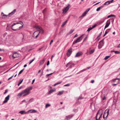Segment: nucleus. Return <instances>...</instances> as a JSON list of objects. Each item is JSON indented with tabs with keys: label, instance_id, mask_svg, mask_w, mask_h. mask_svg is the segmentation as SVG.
<instances>
[{
	"label": "nucleus",
	"instance_id": "nucleus-43",
	"mask_svg": "<svg viewBox=\"0 0 120 120\" xmlns=\"http://www.w3.org/2000/svg\"><path fill=\"white\" fill-rule=\"evenodd\" d=\"M34 60L33 59L32 60H31L29 63V64H30L34 61Z\"/></svg>",
	"mask_w": 120,
	"mask_h": 120
},
{
	"label": "nucleus",
	"instance_id": "nucleus-15",
	"mask_svg": "<svg viewBox=\"0 0 120 120\" xmlns=\"http://www.w3.org/2000/svg\"><path fill=\"white\" fill-rule=\"evenodd\" d=\"M1 15L2 16V18L3 19L5 17H7L8 15H6L4 14L3 12L1 13Z\"/></svg>",
	"mask_w": 120,
	"mask_h": 120
},
{
	"label": "nucleus",
	"instance_id": "nucleus-6",
	"mask_svg": "<svg viewBox=\"0 0 120 120\" xmlns=\"http://www.w3.org/2000/svg\"><path fill=\"white\" fill-rule=\"evenodd\" d=\"M107 109H106L105 111V112L104 113L103 115V118L104 119H106V118L107 116H108V115L109 114V109L107 111V113H105L106 111H107Z\"/></svg>",
	"mask_w": 120,
	"mask_h": 120
},
{
	"label": "nucleus",
	"instance_id": "nucleus-57",
	"mask_svg": "<svg viewBox=\"0 0 120 120\" xmlns=\"http://www.w3.org/2000/svg\"><path fill=\"white\" fill-rule=\"evenodd\" d=\"M86 38H87V37H86V38H85L84 39V40H83V41H85V40H86Z\"/></svg>",
	"mask_w": 120,
	"mask_h": 120
},
{
	"label": "nucleus",
	"instance_id": "nucleus-2",
	"mask_svg": "<svg viewBox=\"0 0 120 120\" xmlns=\"http://www.w3.org/2000/svg\"><path fill=\"white\" fill-rule=\"evenodd\" d=\"M23 25L21 23H15L11 26V27L12 30L14 31H16L22 28L23 27Z\"/></svg>",
	"mask_w": 120,
	"mask_h": 120
},
{
	"label": "nucleus",
	"instance_id": "nucleus-11",
	"mask_svg": "<svg viewBox=\"0 0 120 120\" xmlns=\"http://www.w3.org/2000/svg\"><path fill=\"white\" fill-rule=\"evenodd\" d=\"M110 19L108 20L106 23V24L105 26L104 29L108 27L110 24Z\"/></svg>",
	"mask_w": 120,
	"mask_h": 120
},
{
	"label": "nucleus",
	"instance_id": "nucleus-63",
	"mask_svg": "<svg viewBox=\"0 0 120 120\" xmlns=\"http://www.w3.org/2000/svg\"><path fill=\"white\" fill-rule=\"evenodd\" d=\"M35 81V79H33L32 81V82H33V83H34Z\"/></svg>",
	"mask_w": 120,
	"mask_h": 120
},
{
	"label": "nucleus",
	"instance_id": "nucleus-45",
	"mask_svg": "<svg viewBox=\"0 0 120 120\" xmlns=\"http://www.w3.org/2000/svg\"><path fill=\"white\" fill-rule=\"evenodd\" d=\"M49 61H47V66L48 65H49Z\"/></svg>",
	"mask_w": 120,
	"mask_h": 120
},
{
	"label": "nucleus",
	"instance_id": "nucleus-25",
	"mask_svg": "<svg viewBox=\"0 0 120 120\" xmlns=\"http://www.w3.org/2000/svg\"><path fill=\"white\" fill-rule=\"evenodd\" d=\"M68 21V20H66V21L64 22L63 24L62 25V26H64L66 24V23Z\"/></svg>",
	"mask_w": 120,
	"mask_h": 120
},
{
	"label": "nucleus",
	"instance_id": "nucleus-51",
	"mask_svg": "<svg viewBox=\"0 0 120 120\" xmlns=\"http://www.w3.org/2000/svg\"><path fill=\"white\" fill-rule=\"evenodd\" d=\"M23 81V79H22V80H21L20 81L19 83L20 84H21L22 82Z\"/></svg>",
	"mask_w": 120,
	"mask_h": 120
},
{
	"label": "nucleus",
	"instance_id": "nucleus-19",
	"mask_svg": "<svg viewBox=\"0 0 120 120\" xmlns=\"http://www.w3.org/2000/svg\"><path fill=\"white\" fill-rule=\"evenodd\" d=\"M28 112H30V113H34L37 112V111L34 109H31L29 110Z\"/></svg>",
	"mask_w": 120,
	"mask_h": 120
},
{
	"label": "nucleus",
	"instance_id": "nucleus-54",
	"mask_svg": "<svg viewBox=\"0 0 120 120\" xmlns=\"http://www.w3.org/2000/svg\"><path fill=\"white\" fill-rule=\"evenodd\" d=\"M113 1L112 0H111V1H109V2L110 3V4L111 3H112L113 2Z\"/></svg>",
	"mask_w": 120,
	"mask_h": 120
},
{
	"label": "nucleus",
	"instance_id": "nucleus-46",
	"mask_svg": "<svg viewBox=\"0 0 120 120\" xmlns=\"http://www.w3.org/2000/svg\"><path fill=\"white\" fill-rule=\"evenodd\" d=\"M104 97L102 98V99L103 100H105V96L104 95Z\"/></svg>",
	"mask_w": 120,
	"mask_h": 120
},
{
	"label": "nucleus",
	"instance_id": "nucleus-52",
	"mask_svg": "<svg viewBox=\"0 0 120 120\" xmlns=\"http://www.w3.org/2000/svg\"><path fill=\"white\" fill-rule=\"evenodd\" d=\"M43 48V47H42L41 48H39L38 51H40Z\"/></svg>",
	"mask_w": 120,
	"mask_h": 120
},
{
	"label": "nucleus",
	"instance_id": "nucleus-55",
	"mask_svg": "<svg viewBox=\"0 0 120 120\" xmlns=\"http://www.w3.org/2000/svg\"><path fill=\"white\" fill-rule=\"evenodd\" d=\"M33 49V48H31L30 49H29V51H30V50H32Z\"/></svg>",
	"mask_w": 120,
	"mask_h": 120
},
{
	"label": "nucleus",
	"instance_id": "nucleus-32",
	"mask_svg": "<svg viewBox=\"0 0 120 120\" xmlns=\"http://www.w3.org/2000/svg\"><path fill=\"white\" fill-rule=\"evenodd\" d=\"M115 15H111L108 16V18H109L112 17H115Z\"/></svg>",
	"mask_w": 120,
	"mask_h": 120
},
{
	"label": "nucleus",
	"instance_id": "nucleus-38",
	"mask_svg": "<svg viewBox=\"0 0 120 120\" xmlns=\"http://www.w3.org/2000/svg\"><path fill=\"white\" fill-rule=\"evenodd\" d=\"M110 56H107L105 57V58L104 59L105 60H106L108 59L109 57Z\"/></svg>",
	"mask_w": 120,
	"mask_h": 120
},
{
	"label": "nucleus",
	"instance_id": "nucleus-53",
	"mask_svg": "<svg viewBox=\"0 0 120 120\" xmlns=\"http://www.w3.org/2000/svg\"><path fill=\"white\" fill-rule=\"evenodd\" d=\"M8 92V91L7 90H6L5 91V92H4V94H5L6 93Z\"/></svg>",
	"mask_w": 120,
	"mask_h": 120
},
{
	"label": "nucleus",
	"instance_id": "nucleus-44",
	"mask_svg": "<svg viewBox=\"0 0 120 120\" xmlns=\"http://www.w3.org/2000/svg\"><path fill=\"white\" fill-rule=\"evenodd\" d=\"M34 60L33 59L32 60H31L29 63V64H30L34 61Z\"/></svg>",
	"mask_w": 120,
	"mask_h": 120
},
{
	"label": "nucleus",
	"instance_id": "nucleus-10",
	"mask_svg": "<svg viewBox=\"0 0 120 120\" xmlns=\"http://www.w3.org/2000/svg\"><path fill=\"white\" fill-rule=\"evenodd\" d=\"M19 56L18 54L16 52H14L12 55V57L13 59L18 57Z\"/></svg>",
	"mask_w": 120,
	"mask_h": 120
},
{
	"label": "nucleus",
	"instance_id": "nucleus-27",
	"mask_svg": "<svg viewBox=\"0 0 120 120\" xmlns=\"http://www.w3.org/2000/svg\"><path fill=\"white\" fill-rule=\"evenodd\" d=\"M110 4V3L109 2V1H107L104 4V5H108V4Z\"/></svg>",
	"mask_w": 120,
	"mask_h": 120
},
{
	"label": "nucleus",
	"instance_id": "nucleus-48",
	"mask_svg": "<svg viewBox=\"0 0 120 120\" xmlns=\"http://www.w3.org/2000/svg\"><path fill=\"white\" fill-rule=\"evenodd\" d=\"M78 36V35L77 34H75V36H74V38H75V37H77Z\"/></svg>",
	"mask_w": 120,
	"mask_h": 120
},
{
	"label": "nucleus",
	"instance_id": "nucleus-21",
	"mask_svg": "<svg viewBox=\"0 0 120 120\" xmlns=\"http://www.w3.org/2000/svg\"><path fill=\"white\" fill-rule=\"evenodd\" d=\"M16 9H14L12 11L11 13H10L9 14V15H12L13 14H14L15 12L16 11Z\"/></svg>",
	"mask_w": 120,
	"mask_h": 120
},
{
	"label": "nucleus",
	"instance_id": "nucleus-30",
	"mask_svg": "<svg viewBox=\"0 0 120 120\" xmlns=\"http://www.w3.org/2000/svg\"><path fill=\"white\" fill-rule=\"evenodd\" d=\"M87 13V12H86V11L83 14H82L81 16L83 17L86 15V14Z\"/></svg>",
	"mask_w": 120,
	"mask_h": 120
},
{
	"label": "nucleus",
	"instance_id": "nucleus-1",
	"mask_svg": "<svg viewBox=\"0 0 120 120\" xmlns=\"http://www.w3.org/2000/svg\"><path fill=\"white\" fill-rule=\"evenodd\" d=\"M34 27L38 30L35 31L34 33L33 36L34 37L37 38L38 37L40 32H41L42 33H43L44 31L41 27L38 26H35Z\"/></svg>",
	"mask_w": 120,
	"mask_h": 120
},
{
	"label": "nucleus",
	"instance_id": "nucleus-59",
	"mask_svg": "<svg viewBox=\"0 0 120 120\" xmlns=\"http://www.w3.org/2000/svg\"><path fill=\"white\" fill-rule=\"evenodd\" d=\"M53 57V55H52L51 56V60H52V58Z\"/></svg>",
	"mask_w": 120,
	"mask_h": 120
},
{
	"label": "nucleus",
	"instance_id": "nucleus-62",
	"mask_svg": "<svg viewBox=\"0 0 120 120\" xmlns=\"http://www.w3.org/2000/svg\"><path fill=\"white\" fill-rule=\"evenodd\" d=\"M100 36H101V35L100 34H99V35L98 36L97 38H98V37H100Z\"/></svg>",
	"mask_w": 120,
	"mask_h": 120
},
{
	"label": "nucleus",
	"instance_id": "nucleus-49",
	"mask_svg": "<svg viewBox=\"0 0 120 120\" xmlns=\"http://www.w3.org/2000/svg\"><path fill=\"white\" fill-rule=\"evenodd\" d=\"M13 75L11 77H10L8 79V80H9L10 79H11L13 77Z\"/></svg>",
	"mask_w": 120,
	"mask_h": 120
},
{
	"label": "nucleus",
	"instance_id": "nucleus-40",
	"mask_svg": "<svg viewBox=\"0 0 120 120\" xmlns=\"http://www.w3.org/2000/svg\"><path fill=\"white\" fill-rule=\"evenodd\" d=\"M97 26V25L96 24H95L93 26H92V29H93L94 28V27H96V26Z\"/></svg>",
	"mask_w": 120,
	"mask_h": 120
},
{
	"label": "nucleus",
	"instance_id": "nucleus-28",
	"mask_svg": "<svg viewBox=\"0 0 120 120\" xmlns=\"http://www.w3.org/2000/svg\"><path fill=\"white\" fill-rule=\"evenodd\" d=\"M62 82V81H61V82H57V83H56V84H55L54 85V86H56V85H57L60 84H61Z\"/></svg>",
	"mask_w": 120,
	"mask_h": 120
},
{
	"label": "nucleus",
	"instance_id": "nucleus-58",
	"mask_svg": "<svg viewBox=\"0 0 120 120\" xmlns=\"http://www.w3.org/2000/svg\"><path fill=\"white\" fill-rule=\"evenodd\" d=\"M101 2H98V3H96L95 4V5H97L99 3Z\"/></svg>",
	"mask_w": 120,
	"mask_h": 120
},
{
	"label": "nucleus",
	"instance_id": "nucleus-16",
	"mask_svg": "<svg viewBox=\"0 0 120 120\" xmlns=\"http://www.w3.org/2000/svg\"><path fill=\"white\" fill-rule=\"evenodd\" d=\"M82 53L81 52H79L77 53L75 56V57H78L79 56H80L82 55Z\"/></svg>",
	"mask_w": 120,
	"mask_h": 120
},
{
	"label": "nucleus",
	"instance_id": "nucleus-14",
	"mask_svg": "<svg viewBox=\"0 0 120 120\" xmlns=\"http://www.w3.org/2000/svg\"><path fill=\"white\" fill-rule=\"evenodd\" d=\"M74 65V64L72 63H69L67 64L66 65V67H71L72 66H73Z\"/></svg>",
	"mask_w": 120,
	"mask_h": 120
},
{
	"label": "nucleus",
	"instance_id": "nucleus-61",
	"mask_svg": "<svg viewBox=\"0 0 120 120\" xmlns=\"http://www.w3.org/2000/svg\"><path fill=\"white\" fill-rule=\"evenodd\" d=\"M27 66V65H26V64H25V65H24V67H26Z\"/></svg>",
	"mask_w": 120,
	"mask_h": 120
},
{
	"label": "nucleus",
	"instance_id": "nucleus-4",
	"mask_svg": "<svg viewBox=\"0 0 120 120\" xmlns=\"http://www.w3.org/2000/svg\"><path fill=\"white\" fill-rule=\"evenodd\" d=\"M103 114V111L102 109H100L98 112L96 116V120H99Z\"/></svg>",
	"mask_w": 120,
	"mask_h": 120
},
{
	"label": "nucleus",
	"instance_id": "nucleus-8",
	"mask_svg": "<svg viewBox=\"0 0 120 120\" xmlns=\"http://www.w3.org/2000/svg\"><path fill=\"white\" fill-rule=\"evenodd\" d=\"M103 40H104L103 39L99 42L98 45V48L99 49H101L103 46L104 44Z\"/></svg>",
	"mask_w": 120,
	"mask_h": 120
},
{
	"label": "nucleus",
	"instance_id": "nucleus-22",
	"mask_svg": "<svg viewBox=\"0 0 120 120\" xmlns=\"http://www.w3.org/2000/svg\"><path fill=\"white\" fill-rule=\"evenodd\" d=\"M72 117V116L71 115H70L69 116H68L67 117V120H69Z\"/></svg>",
	"mask_w": 120,
	"mask_h": 120
},
{
	"label": "nucleus",
	"instance_id": "nucleus-18",
	"mask_svg": "<svg viewBox=\"0 0 120 120\" xmlns=\"http://www.w3.org/2000/svg\"><path fill=\"white\" fill-rule=\"evenodd\" d=\"M32 88V86H31L28 87V88L26 89L28 92H29L30 93V91L31 90Z\"/></svg>",
	"mask_w": 120,
	"mask_h": 120
},
{
	"label": "nucleus",
	"instance_id": "nucleus-12",
	"mask_svg": "<svg viewBox=\"0 0 120 120\" xmlns=\"http://www.w3.org/2000/svg\"><path fill=\"white\" fill-rule=\"evenodd\" d=\"M69 6H68L67 7H66L63 10V14L65 13L69 9Z\"/></svg>",
	"mask_w": 120,
	"mask_h": 120
},
{
	"label": "nucleus",
	"instance_id": "nucleus-33",
	"mask_svg": "<svg viewBox=\"0 0 120 120\" xmlns=\"http://www.w3.org/2000/svg\"><path fill=\"white\" fill-rule=\"evenodd\" d=\"M110 29H107L106 30V31L105 32V33L106 34L107 33H108L109 32V30H110Z\"/></svg>",
	"mask_w": 120,
	"mask_h": 120
},
{
	"label": "nucleus",
	"instance_id": "nucleus-17",
	"mask_svg": "<svg viewBox=\"0 0 120 120\" xmlns=\"http://www.w3.org/2000/svg\"><path fill=\"white\" fill-rule=\"evenodd\" d=\"M19 113L21 114H27V113L24 110L21 111L19 112Z\"/></svg>",
	"mask_w": 120,
	"mask_h": 120
},
{
	"label": "nucleus",
	"instance_id": "nucleus-35",
	"mask_svg": "<svg viewBox=\"0 0 120 120\" xmlns=\"http://www.w3.org/2000/svg\"><path fill=\"white\" fill-rule=\"evenodd\" d=\"M50 106V105L49 104H46L45 106V107L46 108H47L49 106Z\"/></svg>",
	"mask_w": 120,
	"mask_h": 120
},
{
	"label": "nucleus",
	"instance_id": "nucleus-31",
	"mask_svg": "<svg viewBox=\"0 0 120 120\" xmlns=\"http://www.w3.org/2000/svg\"><path fill=\"white\" fill-rule=\"evenodd\" d=\"M63 91H60L59 93L58 94V95H60L63 94Z\"/></svg>",
	"mask_w": 120,
	"mask_h": 120
},
{
	"label": "nucleus",
	"instance_id": "nucleus-41",
	"mask_svg": "<svg viewBox=\"0 0 120 120\" xmlns=\"http://www.w3.org/2000/svg\"><path fill=\"white\" fill-rule=\"evenodd\" d=\"M70 85V84H68L66 85H65L64 86H69Z\"/></svg>",
	"mask_w": 120,
	"mask_h": 120
},
{
	"label": "nucleus",
	"instance_id": "nucleus-23",
	"mask_svg": "<svg viewBox=\"0 0 120 120\" xmlns=\"http://www.w3.org/2000/svg\"><path fill=\"white\" fill-rule=\"evenodd\" d=\"M112 52H114L116 54H119L120 53V52L117 51H112Z\"/></svg>",
	"mask_w": 120,
	"mask_h": 120
},
{
	"label": "nucleus",
	"instance_id": "nucleus-13",
	"mask_svg": "<svg viewBox=\"0 0 120 120\" xmlns=\"http://www.w3.org/2000/svg\"><path fill=\"white\" fill-rule=\"evenodd\" d=\"M9 96L8 95L5 98V99L3 102V103H4L7 102L9 99Z\"/></svg>",
	"mask_w": 120,
	"mask_h": 120
},
{
	"label": "nucleus",
	"instance_id": "nucleus-47",
	"mask_svg": "<svg viewBox=\"0 0 120 120\" xmlns=\"http://www.w3.org/2000/svg\"><path fill=\"white\" fill-rule=\"evenodd\" d=\"M53 42V40H51V42L49 44L50 45H51L52 43Z\"/></svg>",
	"mask_w": 120,
	"mask_h": 120
},
{
	"label": "nucleus",
	"instance_id": "nucleus-29",
	"mask_svg": "<svg viewBox=\"0 0 120 120\" xmlns=\"http://www.w3.org/2000/svg\"><path fill=\"white\" fill-rule=\"evenodd\" d=\"M44 61H45V59H43L40 62V64H43L44 63Z\"/></svg>",
	"mask_w": 120,
	"mask_h": 120
},
{
	"label": "nucleus",
	"instance_id": "nucleus-34",
	"mask_svg": "<svg viewBox=\"0 0 120 120\" xmlns=\"http://www.w3.org/2000/svg\"><path fill=\"white\" fill-rule=\"evenodd\" d=\"M92 29H93L92 28V27H90L88 29L87 31H89L90 30H92Z\"/></svg>",
	"mask_w": 120,
	"mask_h": 120
},
{
	"label": "nucleus",
	"instance_id": "nucleus-39",
	"mask_svg": "<svg viewBox=\"0 0 120 120\" xmlns=\"http://www.w3.org/2000/svg\"><path fill=\"white\" fill-rule=\"evenodd\" d=\"M23 71V69L21 70L19 72V75L20 74H21L22 73Z\"/></svg>",
	"mask_w": 120,
	"mask_h": 120
},
{
	"label": "nucleus",
	"instance_id": "nucleus-60",
	"mask_svg": "<svg viewBox=\"0 0 120 120\" xmlns=\"http://www.w3.org/2000/svg\"><path fill=\"white\" fill-rule=\"evenodd\" d=\"M117 47L118 48H120V44H119Z\"/></svg>",
	"mask_w": 120,
	"mask_h": 120
},
{
	"label": "nucleus",
	"instance_id": "nucleus-24",
	"mask_svg": "<svg viewBox=\"0 0 120 120\" xmlns=\"http://www.w3.org/2000/svg\"><path fill=\"white\" fill-rule=\"evenodd\" d=\"M95 50L94 49H92L90 50L89 52V53L90 54H91L94 53V51Z\"/></svg>",
	"mask_w": 120,
	"mask_h": 120
},
{
	"label": "nucleus",
	"instance_id": "nucleus-5",
	"mask_svg": "<svg viewBox=\"0 0 120 120\" xmlns=\"http://www.w3.org/2000/svg\"><path fill=\"white\" fill-rule=\"evenodd\" d=\"M83 35H82L80 37L78 38L76 41H74L73 43V44H74L77 42H79L83 38Z\"/></svg>",
	"mask_w": 120,
	"mask_h": 120
},
{
	"label": "nucleus",
	"instance_id": "nucleus-36",
	"mask_svg": "<svg viewBox=\"0 0 120 120\" xmlns=\"http://www.w3.org/2000/svg\"><path fill=\"white\" fill-rule=\"evenodd\" d=\"M53 73H51L49 74H47L46 75V77H48L50 75H52Z\"/></svg>",
	"mask_w": 120,
	"mask_h": 120
},
{
	"label": "nucleus",
	"instance_id": "nucleus-56",
	"mask_svg": "<svg viewBox=\"0 0 120 120\" xmlns=\"http://www.w3.org/2000/svg\"><path fill=\"white\" fill-rule=\"evenodd\" d=\"M46 9V8H45L42 11L43 13H44V12L45 11V10Z\"/></svg>",
	"mask_w": 120,
	"mask_h": 120
},
{
	"label": "nucleus",
	"instance_id": "nucleus-9",
	"mask_svg": "<svg viewBox=\"0 0 120 120\" xmlns=\"http://www.w3.org/2000/svg\"><path fill=\"white\" fill-rule=\"evenodd\" d=\"M116 81V83H115L112 84V85H116L118 84V83H119V79L118 78L116 79H112L111 80V81L112 82H114V81Z\"/></svg>",
	"mask_w": 120,
	"mask_h": 120
},
{
	"label": "nucleus",
	"instance_id": "nucleus-7",
	"mask_svg": "<svg viewBox=\"0 0 120 120\" xmlns=\"http://www.w3.org/2000/svg\"><path fill=\"white\" fill-rule=\"evenodd\" d=\"M72 48H70L68 50L67 53L66 54L67 56H70L72 53Z\"/></svg>",
	"mask_w": 120,
	"mask_h": 120
},
{
	"label": "nucleus",
	"instance_id": "nucleus-42",
	"mask_svg": "<svg viewBox=\"0 0 120 120\" xmlns=\"http://www.w3.org/2000/svg\"><path fill=\"white\" fill-rule=\"evenodd\" d=\"M90 8H88L87 10L86 11V12H87H87H88V11H89L90 10Z\"/></svg>",
	"mask_w": 120,
	"mask_h": 120
},
{
	"label": "nucleus",
	"instance_id": "nucleus-26",
	"mask_svg": "<svg viewBox=\"0 0 120 120\" xmlns=\"http://www.w3.org/2000/svg\"><path fill=\"white\" fill-rule=\"evenodd\" d=\"M55 91V90H50L49 91V92L48 94H50L52 93L53 92Z\"/></svg>",
	"mask_w": 120,
	"mask_h": 120
},
{
	"label": "nucleus",
	"instance_id": "nucleus-20",
	"mask_svg": "<svg viewBox=\"0 0 120 120\" xmlns=\"http://www.w3.org/2000/svg\"><path fill=\"white\" fill-rule=\"evenodd\" d=\"M74 30V29L71 30L70 31L69 33H67V34L69 35L71 34L73 32Z\"/></svg>",
	"mask_w": 120,
	"mask_h": 120
},
{
	"label": "nucleus",
	"instance_id": "nucleus-3",
	"mask_svg": "<svg viewBox=\"0 0 120 120\" xmlns=\"http://www.w3.org/2000/svg\"><path fill=\"white\" fill-rule=\"evenodd\" d=\"M30 94L29 92H28L26 89L22 91L21 92L19 93L17 95V96L20 97L23 95V96L24 97Z\"/></svg>",
	"mask_w": 120,
	"mask_h": 120
},
{
	"label": "nucleus",
	"instance_id": "nucleus-64",
	"mask_svg": "<svg viewBox=\"0 0 120 120\" xmlns=\"http://www.w3.org/2000/svg\"><path fill=\"white\" fill-rule=\"evenodd\" d=\"M41 71L40 70H39L38 71V73H39Z\"/></svg>",
	"mask_w": 120,
	"mask_h": 120
},
{
	"label": "nucleus",
	"instance_id": "nucleus-50",
	"mask_svg": "<svg viewBox=\"0 0 120 120\" xmlns=\"http://www.w3.org/2000/svg\"><path fill=\"white\" fill-rule=\"evenodd\" d=\"M94 82V80H92L91 81L92 83H93Z\"/></svg>",
	"mask_w": 120,
	"mask_h": 120
},
{
	"label": "nucleus",
	"instance_id": "nucleus-37",
	"mask_svg": "<svg viewBox=\"0 0 120 120\" xmlns=\"http://www.w3.org/2000/svg\"><path fill=\"white\" fill-rule=\"evenodd\" d=\"M101 8V7H99L98 8L96 9V11H99Z\"/></svg>",
	"mask_w": 120,
	"mask_h": 120
}]
</instances>
